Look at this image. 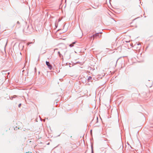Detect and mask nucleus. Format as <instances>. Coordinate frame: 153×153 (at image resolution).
<instances>
[{
  "label": "nucleus",
  "instance_id": "obj_1",
  "mask_svg": "<svg viewBox=\"0 0 153 153\" xmlns=\"http://www.w3.org/2000/svg\"><path fill=\"white\" fill-rule=\"evenodd\" d=\"M46 63L48 68L50 69H52V66L49 62L46 61Z\"/></svg>",
  "mask_w": 153,
  "mask_h": 153
},
{
  "label": "nucleus",
  "instance_id": "obj_6",
  "mask_svg": "<svg viewBox=\"0 0 153 153\" xmlns=\"http://www.w3.org/2000/svg\"><path fill=\"white\" fill-rule=\"evenodd\" d=\"M21 104H19V107H21Z\"/></svg>",
  "mask_w": 153,
  "mask_h": 153
},
{
  "label": "nucleus",
  "instance_id": "obj_9",
  "mask_svg": "<svg viewBox=\"0 0 153 153\" xmlns=\"http://www.w3.org/2000/svg\"><path fill=\"white\" fill-rule=\"evenodd\" d=\"M91 77H89V79H91Z\"/></svg>",
  "mask_w": 153,
  "mask_h": 153
},
{
  "label": "nucleus",
  "instance_id": "obj_2",
  "mask_svg": "<svg viewBox=\"0 0 153 153\" xmlns=\"http://www.w3.org/2000/svg\"><path fill=\"white\" fill-rule=\"evenodd\" d=\"M75 43H76L75 42H73L71 44H70V45H69V46L70 47H73L74 46V44Z\"/></svg>",
  "mask_w": 153,
  "mask_h": 153
},
{
  "label": "nucleus",
  "instance_id": "obj_8",
  "mask_svg": "<svg viewBox=\"0 0 153 153\" xmlns=\"http://www.w3.org/2000/svg\"><path fill=\"white\" fill-rule=\"evenodd\" d=\"M17 23H18V24H19V21H18V22H17Z\"/></svg>",
  "mask_w": 153,
  "mask_h": 153
},
{
  "label": "nucleus",
  "instance_id": "obj_7",
  "mask_svg": "<svg viewBox=\"0 0 153 153\" xmlns=\"http://www.w3.org/2000/svg\"><path fill=\"white\" fill-rule=\"evenodd\" d=\"M96 36V35H93V37H94V36Z\"/></svg>",
  "mask_w": 153,
  "mask_h": 153
},
{
  "label": "nucleus",
  "instance_id": "obj_3",
  "mask_svg": "<svg viewBox=\"0 0 153 153\" xmlns=\"http://www.w3.org/2000/svg\"><path fill=\"white\" fill-rule=\"evenodd\" d=\"M58 54H59V57H61V54H60V52H59H59H58Z\"/></svg>",
  "mask_w": 153,
  "mask_h": 153
},
{
  "label": "nucleus",
  "instance_id": "obj_5",
  "mask_svg": "<svg viewBox=\"0 0 153 153\" xmlns=\"http://www.w3.org/2000/svg\"><path fill=\"white\" fill-rule=\"evenodd\" d=\"M125 42H130V40H129L128 41V40H125Z\"/></svg>",
  "mask_w": 153,
  "mask_h": 153
},
{
  "label": "nucleus",
  "instance_id": "obj_4",
  "mask_svg": "<svg viewBox=\"0 0 153 153\" xmlns=\"http://www.w3.org/2000/svg\"><path fill=\"white\" fill-rule=\"evenodd\" d=\"M125 42H130V40H129L128 41V40H125Z\"/></svg>",
  "mask_w": 153,
  "mask_h": 153
}]
</instances>
